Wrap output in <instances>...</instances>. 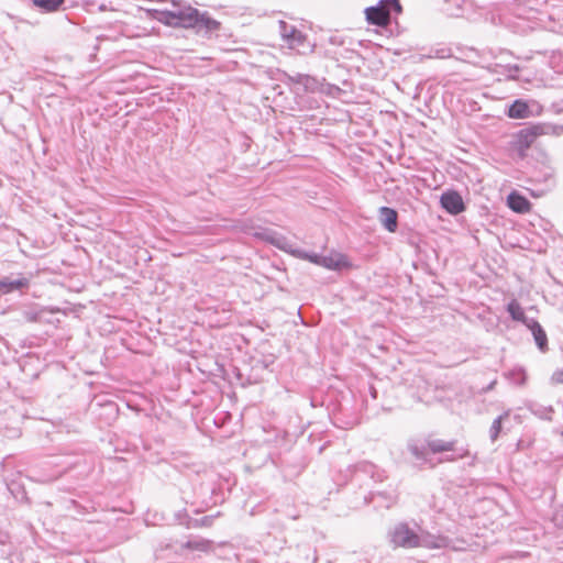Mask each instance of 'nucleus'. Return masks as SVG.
<instances>
[{"mask_svg": "<svg viewBox=\"0 0 563 563\" xmlns=\"http://www.w3.org/2000/svg\"><path fill=\"white\" fill-rule=\"evenodd\" d=\"M320 265L328 269H341L345 267L347 263L343 255L322 256V258H320Z\"/></svg>", "mask_w": 563, "mask_h": 563, "instance_id": "a211bd4d", "label": "nucleus"}, {"mask_svg": "<svg viewBox=\"0 0 563 563\" xmlns=\"http://www.w3.org/2000/svg\"><path fill=\"white\" fill-rule=\"evenodd\" d=\"M508 207L518 213H526L530 210V201L517 192H511L507 198Z\"/></svg>", "mask_w": 563, "mask_h": 563, "instance_id": "4468645a", "label": "nucleus"}, {"mask_svg": "<svg viewBox=\"0 0 563 563\" xmlns=\"http://www.w3.org/2000/svg\"><path fill=\"white\" fill-rule=\"evenodd\" d=\"M378 4L388 8L389 12L395 11L396 13H400L402 10L399 0H379Z\"/></svg>", "mask_w": 563, "mask_h": 563, "instance_id": "a878e982", "label": "nucleus"}, {"mask_svg": "<svg viewBox=\"0 0 563 563\" xmlns=\"http://www.w3.org/2000/svg\"><path fill=\"white\" fill-rule=\"evenodd\" d=\"M278 24H279V33L285 42L287 40H289L297 32L296 26L290 25L283 20H280Z\"/></svg>", "mask_w": 563, "mask_h": 563, "instance_id": "b1692460", "label": "nucleus"}, {"mask_svg": "<svg viewBox=\"0 0 563 563\" xmlns=\"http://www.w3.org/2000/svg\"><path fill=\"white\" fill-rule=\"evenodd\" d=\"M388 540L394 548L415 549L419 544V533L407 522H398L388 531Z\"/></svg>", "mask_w": 563, "mask_h": 563, "instance_id": "f257e3e1", "label": "nucleus"}, {"mask_svg": "<svg viewBox=\"0 0 563 563\" xmlns=\"http://www.w3.org/2000/svg\"><path fill=\"white\" fill-rule=\"evenodd\" d=\"M212 520H213L212 516H205L203 518H201L200 525L206 526V527L211 526Z\"/></svg>", "mask_w": 563, "mask_h": 563, "instance_id": "2f4dec72", "label": "nucleus"}, {"mask_svg": "<svg viewBox=\"0 0 563 563\" xmlns=\"http://www.w3.org/2000/svg\"><path fill=\"white\" fill-rule=\"evenodd\" d=\"M506 310L512 320L521 322L525 325L529 323V320H532V318H528L526 316L523 308L516 299H512L508 302Z\"/></svg>", "mask_w": 563, "mask_h": 563, "instance_id": "2eb2a0df", "label": "nucleus"}, {"mask_svg": "<svg viewBox=\"0 0 563 563\" xmlns=\"http://www.w3.org/2000/svg\"><path fill=\"white\" fill-rule=\"evenodd\" d=\"M448 544V539L444 537L432 536L428 532L419 533V544L417 548L427 549H441Z\"/></svg>", "mask_w": 563, "mask_h": 563, "instance_id": "ddd939ff", "label": "nucleus"}, {"mask_svg": "<svg viewBox=\"0 0 563 563\" xmlns=\"http://www.w3.org/2000/svg\"><path fill=\"white\" fill-rule=\"evenodd\" d=\"M408 450L416 457L417 461L428 463V453L424 446H419L416 443H409Z\"/></svg>", "mask_w": 563, "mask_h": 563, "instance_id": "4be33fe9", "label": "nucleus"}, {"mask_svg": "<svg viewBox=\"0 0 563 563\" xmlns=\"http://www.w3.org/2000/svg\"><path fill=\"white\" fill-rule=\"evenodd\" d=\"M532 333L534 342L540 351L544 352L548 350V336L541 324L536 320H529L526 325Z\"/></svg>", "mask_w": 563, "mask_h": 563, "instance_id": "9b49d317", "label": "nucleus"}, {"mask_svg": "<svg viewBox=\"0 0 563 563\" xmlns=\"http://www.w3.org/2000/svg\"><path fill=\"white\" fill-rule=\"evenodd\" d=\"M43 311L36 309H27L22 312L23 320L26 322H37L42 318Z\"/></svg>", "mask_w": 563, "mask_h": 563, "instance_id": "393cba45", "label": "nucleus"}, {"mask_svg": "<svg viewBox=\"0 0 563 563\" xmlns=\"http://www.w3.org/2000/svg\"><path fill=\"white\" fill-rule=\"evenodd\" d=\"M254 236L268 242L269 244L276 246L277 249L288 252V253H295V250L292 249L291 242L283 234L271 230V229H261L260 231H256L254 233Z\"/></svg>", "mask_w": 563, "mask_h": 563, "instance_id": "39448f33", "label": "nucleus"}, {"mask_svg": "<svg viewBox=\"0 0 563 563\" xmlns=\"http://www.w3.org/2000/svg\"><path fill=\"white\" fill-rule=\"evenodd\" d=\"M495 384H496V382H495V380H494V382H492V383L487 386V388H486V389H487V390L493 389V388H494V386H495Z\"/></svg>", "mask_w": 563, "mask_h": 563, "instance_id": "f704fd0d", "label": "nucleus"}, {"mask_svg": "<svg viewBox=\"0 0 563 563\" xmlns=\"http://www.w3.org/2000/svg\"><path fill=\"white\" fill-rule=\"evenodd\" d=\"M294 254L296 256L300 257V258L308 260L311 263H314V264H318V265H320V258H322V256H320L318 254H309L307 252L297 251V250H295Z\"/></svg>", "mask_w": 563, "mask_h": 563, "instance_id": "bb28decb", "label": "nucleus"}, {"mask_svg": "<svg viewBox=\"0 0 563 563\" xmlns=\"http://www.w3.org/2000/svg\"><path fill=\"white\" fill-rule=\"evenodd\" d=\"M283 82L292 87V90L296 93H302L307 91H313L317 88V80L305 74H295L290 75L287 73H284L283 75Z\"/></svg>", "mask_w": 563, "mask_h": 563, "instance_id": "20e7f679", "label": "nucleus"}, {"mask_svg": "<svg viewBox=\"0 0 563 563\" xmlns=\"http://www.w3.org/2000/svg\"><path fill=\"white\" fill-rule=\"evenodd\" d=\"M152 12L154 19L168 26L186 27V24H190L192 21L191 14L187 11V5L173 11L153 10Z\"/></svg>", "mask_w": 563, "mask_h": 563, "instance_id": "f03ea898", "label": "nucleus"}, {"mask_svg": "<svg viewBox=\"0 0 563 563\" xmlns=\"http://www.w3.org/2000/svg\"><path fill=\"white\" fill-rule=\"evenodd\" d=\"M366 20L368 23L385 27L390 23V12L388 8L376 4L365 9Z\"/></svg>", "mask_w": 563, "mask_h": 563, "instance_id": "0eeeda50", "label": "nucleus"}, {"mask_svg": "<svg viewBox=\"0 0 563 563\" xmlns=\"http://www.w3.org/2000/svg\"><path fill=\"white\" fill-rule=\"evenodd\" d=\"M379 220L388 232H396L398 228V214L396 210L389 207H380Z\"/></svg>", "mask_w": 563, "mask_h": 563, "instance_id": "f8f14e48", "label": "nucleus"}, {"mask_svg": "<svg viewBox=\"0 0 563 563\" xmlns=\"http://www.w3.org/2000/svg\"><path fill=\"white\" fill-rule=\"evenodd\" d=\"M552 380L558 384H563V369L554 372L552 375Z\"/></svg>", "mask_w": 563, "mask_h": 563, "instance_id": "7c9ffc66", "label": "nucleus"}, {"mask_svg": "<svg viewBox=\"0 0 563 563\" xmlns=\"http://www.w3.org/2000/svg\"><path fill=\"white\" fill-rule=\"evenodd\" d=\"M541 134V128L540 126H530L520 130L517 133V146L520 151H526L529 148L533 142L536 141L537 136Z\"/></svg>", "mask_w": 563, "mask_h": 563, "instance_id": "1a4fd4ad", "label": "nucleus"}, {"mask_svg": "<svg viewBox=\"0 0 563 563\" xmlns=\"http://www.w3.org/2000/svg\"><path fill=\"white\" fill-rule=\"evenodd\" d=\"M509 417V411H505L504 413H501L500 416H498L492 423L490 426V429H489V438L492 440V442H495L498 437H499V433L501 431V424H503V421L505 419H507Z\"/></svg>", "mask_w": 563, "mask_h": 563, "instance_id": "6ab92c4d", "label": "nucleus"}, {"mask_svg": "<svg viewBox=\"0 0 563 563\" xmlns=\"http://www.w3.org/2000/svg\"><path fill=\"white\" fill-rule=\"evenodd\" d=\"M465 454H466V451H462V452L457 453L456 455H454V454L446 455L445 457L440 459L439 462L440 463H442V462H452V461H455L459 457H464Z\"/></svg>", "mask_w": 563, "mask_h": 563, "instance_id": "c85d7f7f", "label": "nucleus"}, {"mask_svg": "<svg viewBox=\"0 0 563 563\" xmlns=\"http://www.w3.org/2000/svg\"><path fill=\"white\" fill-rule=\"evenodd\" d=\"M183 547L188 550H197V551L205 552L210 549L211 541L199 538V539L188 540Z\"/></svg>", "mask_w": 563, "mask_h": 563, "instance_id": "412c9836", "label": "nucleus"}, {"mask_svg": "<svg viewBox=\"0 0 563 563\" xmlns=\"http://www.w3.org/2000/svg\"><path fill=\"white\" fill-rule=\"evenodd\" d=\"M509 378L516 385L522 386L527 380V373L523 368L518 367L509 372Z\"/></svg>", "mask_w": 563, "mask_h": 563, "instance_id": "5701e85b", "label": "nucleus"}, {"mask_svg": "<svg viewBox=\"0 0 563 563\" xmlns=\"http://www.w3.org/2000/svg\"><path fill=\"white\" fill-rule=\"evenodd\" d=\"M553 412L552 407H544L539 406L538 408L533 409V413L542 419L551 420V415Z\"/></svg>", "mask_w": 563, "mask_h": 563, "instance_id": "cd10ccee", "label": "nucleus"}, {"mask_svg": "<svg viewBox=\"0 0 563 563\" xmlns=\"http://www.w3.org/2000/svg\"><path fill=\"white\" fill-rule=\"evenodd\" d=\"M33 3L45 12H55L64 3V0H33Z\"/></svg>", "mask_w": 563, "mask_h": 563, "instance_id": "aec40b11", "label": "nucleus"}, {"mask_svg": "<svg viewBox=\"0 0 563 563\" xmlns=\"http://www.w3.org/2000/svg\"><path fill=\"white\" fill-rule=\"evenodd\" d=\"M448 56H450L449 51L444 49V48L438 49L435 53V57H439V58H445Z\"/></svg>", "mask_w": 563, "mask_h": 563, "instance_id": "473e14b6", "label": "nucleus"}, {"mask_svg": "<svg viewBox=\"0 0 563 563\" xmlns=\"http://www.w3.org/2000/svg\"><path fill=\"white\" fill-rule=\"evenodd\" d=\"M286 43L290 49L297 51L299 54H307L313 51V46L307 42V36L298 30Z\"/></svg>", "mask_w": 563, "mask_h": 563, "instance_id": "9d476101", "label": "nucleus"}, {"mask_svg": "<svg viewBox=\"0 0 563 563\" xmlns=\"http://www.w3.org/2000/svg\"><path fill=\"white\" fill-rule=\"evenodd\" d=\"M507 114L512 119H525L529 115V107L522 100H516L509 107Z\"/></svg>", "mask_w": 563, "mask_h": 563, "instance_id": "dca6fc26", "label": "nucleus"}, {"mask_svg": "<svg viewBox=\"0 0 563 563\" xmlns=\"http://www.w3.org/2000/svg\"><path fill=\"white\" fill-rule=\"evenodd\" d=\"M553 520L556 526L563 527V507L555 511Z\"/></svg>", "mask_w": 563, "mask_h": 563, "instance_id": "c756f323", "label": "nucleus"}, {"mask_svg": "<svg viewBox=\"0 0 563 563\" xmlns=\"http://www.w3.org/2000/svg\"><path fill=\"white\" fill-rule=\"evenodd\" d=\"M29 285V278L22 275H19L18 278H13L12 276H5L2 279H0V296L10 294L14 290L27 288Z\"/></svg>", "mask_w": 563, "mask_h": 563, "instance_id": "6e6552de", "label": "nucleus"}, {"mask_svg": "<svg viewBox=\"0 0 563 563\" xmlns=\"http://www.w3.org/2000/svg\"><path fill=\"white\" fill-rule=\"evenodd\" d=\"M519 71V67L517 65L509 68L510 77H515V73Z\"/></svg>", "mask_w": 563, "mask_h": 563, "instance_id": "72a5a7b5", "label": "nucleus"}, {"mask_svg": "<svg viewBox=\"0 0 563 563\" xmlns=\"http://www.w3.org/2000/svg\"><path fill=\"white\" fill-rule=\"evenodd\" d=\"M428 449L432 453L451 452L455 450V441L430 440L428 441Z\"/></svg>", "mask_w": 563, "mask_h": 563, "instance_id": "f3484780", "label": "nucleus"}, {"mask_svg": "<svg viewBox=\"0 0 563 563\" xmlns=\"http://www.w3.org/2000/svg\"><path fill=\"white\" fill-rule=\"evenodd\" d=\"M441 207L450 214H459L465 210V205L461 195L456 191L449 190L441 195Z\"/></svg>", "mask_w": 563, "mask_h": 563, "instance_id": "423d86ee", "label": "nucleus"}, {"mask_svg": "<svg viewBox=\"0 0 563 563\" xmlns=\"http://www.w3.org/2000/svg\"><path fill=\"white\" fill-rule=\"evenodd\" d=\"M188 13L191 14L192 21L190 24H186V29L196 27L199 31L205 30L206 32H214L220 30V22L212 19L207 12H200L198 9L187 5Z\"/></svg>", "mask_w": 563, "mask_h": 563, "instance_id": "7ed1b4c3", "label": "nucleus"}]
</instances>
